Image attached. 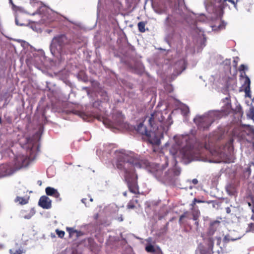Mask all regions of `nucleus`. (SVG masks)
I'll return each mask as SVG.
<instances>
[{
  "mask_svg": "<svg viewBox=\"0 0 254 254\" xmlns=\"http://www.w3.org/2000/svg\"><path fill=\"white\" fill-rule=\"evenodd\" d=\"M184 217V215H182V216H180V219L182 220Z\"/></svg>",
  "mask_w": 254,
  "mask_h": 254,
  "instance_id": "nucleus-24",
  "label": "nucleus"
},
{
  "mask_svg": "<svg viewBox=\"0 0 254 254\" xmlns=\"http://www.w3.org/2000/svg\"><path fill=\"white\" fill-rule=\"evenodd\" d=\"M198 217V215L196 214V215H194L193 216V219L194 220H196Z\"/></svg>",
  "mask_w": 254,
  "mask_h": 254,
  "instance_id": "nucleus-21",
  "label": "nucleus"
},
{
  "mask_svg": "<svg viewBox=\"0 0 254 254\" xmlns=\"http://www.w3.org/2000/svg\"><path fill=\"white\" fill-rule=\"evenodd\" d=\"M248 116L252 119L254 118V109L253 108H250L249 112L247 114Z\"/></svg>",
  "mask_w": 254,
  "mask_h": 254,
  "instance_id": "nucleus-10",
  "label": "nucleus"
},
{
  "mask_svg": "<svg viewBox=\"0 0 254 254\" xmlns=\"http://www.w3.org/2000/svg\"><path fill=\"white\" fill-rule=\"evenodd\" d=\"M245 69H247V66L245 65L244 64H241L239 67V70H244Z\"/></svg>",
  "mask_w": 254,
  "mask_h": 254,
  "instance_id": "nucleus-13",
  "label": "nucleus"
},
{
  "mask_svg": "<svg viewBox=\"0 0 254 254\" xmlns=\"http://www.w3.org/2000/svg\"><path fill=\"white\" fill-rule=\"evenodd\" d=\"M26 163H25L24 162L22 163V166H26Z\"/></svg>",
  "mask_w": 254,
  "mask_h": 254,
  "instance_id": "nucleus-25",
  "label": "nucleus"
},
{
  "mask_svg": "<svg viewBox=\"0 0 254 254\" xmlns=\"http://www.w3.org/2000/svg\"><path fill=\"white\" fill-rule=\"evenodd\" d=\"M127 208L128 209H132V208H133L134 207V206L133 204H132V203L130 202H129L127 205Z\"/></svg>",
  "mask_w": 254,
  "mask_h": 254,
  "instance_id": "nucleus-15",
  "label": "nucleus"
},
{
  "mask_svg": "<svg viewBox=\"0 0 254 254\" xmlns=\"http://www.w3.org/2000/svg\"><path fill=\"white\" fill-rule=\"evenodd\" d=\"M38 204L40 206L44 209H49L51 207V200L47 196L43 195L39 199Z\"/></svg>",
  "mask_w": 254,
  "mask_h": 254,
  "instance_id": "nucleus-2",
  "label": "nucleus"
},
{
  "mask_svg": "<svg viewBox=\"0 0 254 254\" xmlns=\"http://www.w3.org/2000/svg\"><path fill=\"white\" fill-rule=\"evenodd\" d=\"M134 168H140L146 167L148 166L149 163L146 161H138L137 160H134L131 162Z\"/></svg>",
  "mask_w": 254,
  "mask_h": 254,
  "instance_id": "nucleus-4",
  "label": "nucleus"
},
{
  "mask_svg": "<svg viewBox=\"0 0 254 254\" xmlns=\"http://www.w3.org/2000/svg\"><path fill=\"white\" fill-rule=\"evenodd\" d=\"M219 243H220V239H218V245H219Z\"/></svg>",
  "mask_w": 254,
  "mask_h": 254,
  "instance_id": "nucleus-26",
  "label": "nucleus"
},
{
  "mask_svg": "<svg viewBox=\"0 0 254 254\" xmlns=\"http://www.w3.org/2000/svg\"><path fill=\"white\" fill-rule=\"evenodd\" d=\"M119 220L120 221H122L123 220V219L122 217H121L120 218H119Z\"/></svg>",
  "mask_w": 254,
  "mask_h": 254,
  "instance_id": "nucleus-23",
  "label": "nucleus"
},
{
  "mask_svg": "<svg viewBox=\"0 0 254 254\" xmlns=\"http://www.w3.org/2000/svg\"><path fill=\"white\" fill-rule=\"evenodd\" d=\"M124 195H126V192H125V193H124Z\"/></svg>",
  "mask_w": 254,
  "mask_h": 254,
  "instance_id": "nucleus-32",
  "label": "nucleus"
},
{
  "mask_svg": "<svg viewBox=\"0 0 254 254\" xmlns=\"http://www.w3.org/2000/svg\"><path fill=\"white\" fill-rule=\"evenodd\" d=\"M45 191L48 195L53 196L56 198H58L60 196V193L58 190L53 188L48 187L46 188Z\"/></svg>",
  "mask_w": 254,
  "mask_h": 254,
  "instance_id": "nucleus-5",
  "label": "nucleus"
},
{
  "mask_svg": "<svg viewBox=\"0 0 254 254\" xmlns=\"http://www.w3.org/2000/svg\"><path fill=\"white\" fill-rule=\"evenodd\" d=\"M57 234L60 238H63L64 236V232L63 231H60L59 230H56V231Z\"/></svg>",
  "mask_w": 254,
  "mask_h": 254,
  "instance_id": "nucleus-12",
  "label": "nucleus"
},
{
  "mask_svg": "<svg viewBox=\"0 0 254 254\" xmlns=\"http://www.w3.org/2000/svg\"><path fill=\"white\" fill-rule=\"evenodd\" d=\"M10 252L11 254H22V252L21 250H18L16 252V253H12V251L11 250H10Z\"/></svg>",
  "mask_w": 254,
  "mask_h": 254,
  "instance_id": "nucleus-16",
  "label": "nucleus"
},
{
  "mask_svg": "<svg viewBox=\"0 0 254 254\" xmlns=\"http://www.w3.org/2000/svg\"><path fill=\"white\" fill-rule=\"evenodd\" d=\"M90 200L91 201H93V199H92V198H91L90 199Z\"/></svg>",
  "mask_w": 254,
  "mask_h": 254,
  "instance_id": "nucleus-30",
  "label": "nucleus"
},
{
  "mask_svg": "<svg viewBox=\"0 0 254 254\" xmlns=\"http://www.w3.org/2000/svg\"><path fill=\"white\" fill-rule=\"evenodd\" d=\"M133 172L130 170H125V178L127 180L129 181L130 178L132 177Z\"/></svg>",
  "mask_w": 254,
  "mask_h": 254,
  "instance_id": "nucleus-8",
  "label": "nucleus"
},
{
  "mask_svg": "<svg viewBox=\"0 0 254 254\" xmlns=\"http://www.w3.org/2000/svg\"><path fill=\"white\" fill-rule=\"evenodd\" d=\"M192 182L194 184H196L198 183V181L197 179H194L192 180Z\"/></svg>",
  "mask_w": 254,
  "mask_h": 254,
  "instance_id": "nucleus-18",
  "label": "nucleus"
},
{
  "mask_svg": "<svg viewBox=\"0 0 254 254\" xmlns=\"http://www.w3.org/2000/svg\"><path fill=\"white\" fill-rule=\"evenodd\" d=\"M137 131L141 134H146L150 137V141L151 143L159 145L160 143V137L162 133H155L148 132L143 123H140L137 127Z\"/></svg>",
  "mask_w": 254,
  "mask_h": 254,
  "instance_id": "nucleus-1",
  "label": "nucleus"
},
{
  "mask_svg": "<svg viewBox=\"0 0 254 254\" xmlns=\"http://www.w3.org/2000/svg\"><path fill=\"white\" fill-rule=\"evenodd\" d=\"M85 200V199H82V201L83 203H84V200Z\"/></svg>",
  "mask_w": 254,
  "mask_h": 254,
  "instance_id": "nucleus-28",
  "label": "nucleus"
},
{
  "mask_svg": "<svg viewBox=\"0 0 254 254\" xmlns=\"http://www.w3.org/2000/svg\"><path fill=\"white\" fill-rule=\"evenodd\" d=\"M145 23L143 22H140L138 23V27L140 32H145Z\"/></svg>",
  "mask_w": 254,
  "mask_h": 254,
  "instance_id": "nucleus-9",
  "label": "nucleus"
},
{
  "mask_svg": "<svg viewBox=\"0 0 254 254\" xmlns=\"http://www.w3.org/2000/svg\"><path fill=\"white\" fill-rule=\"evenodd\" d=\"M32 215H33V214L31 215H28V216H25L24 217V218L25 219H30Z\"/></svg>",
  "mask_w": 254,
  "mask_h": 254,
  "instance_id": "nucleus-20",
  "label": "nucleus"
},
{
  "mask_svg": "<svg viewBox=\"0 0 254 254\" xmlns=\"http://www.w3.org/2000/svg\"><path fill=\"white\" fill-rule=\"evenodd\" d=\"M196 202H200V201L197 200V199L195 198L193 200V203L192 204V205L193 206L195 204Z\"/></svg>",
  "mask_w": 254,
  "mask_h": 254,
  "instance_id": "nucleus-19",
  "label": "nucleus"
},
{
  "mask_svg": "<svg viewBox=\"0 0 254 254\" xmlns=\"http://www.w3.org/2000/svg\"><path fill=\"white\" fill-rule=\"evenodd\" d=\"M38 0H31V1L32 2H33V3H35V2H36Z\"/></svg>",
  "mask_w": 254,
  "mask_h": 254,
  "instance_id": "nucleus-22",
  "label": "nucleus"
},
{
  "mask_svg": "<svg viewBox=\"0 0 254 254\" xmlns=\"http://www.w3.org/2000/svg\"><path fill=\"white\" fill-rule=\"evenodd\" d=\"M66 230L70 235L72 234L74 232H75V231H74L73 229L71 228H67Z\"/></svg>",
  "mask_w": 254,
  "mask_h": 254,
  "instance_id": "nucleus-14",
  "label": "nucleus"
},
{
  "mask_svg": "<svg viewBox=\"0 0 254 254\" xmlns=\"http://www.w3.org/2000/svg\"><path fill=\"white\" fill-rule=\"evenodd\" d=\"M253 212H254V208L253 209Z\"/></svg>",
  "mask_w": 254,
  "mask_h": 254,
  "instance_id": "nucleus-33",
  "label": "nucleus"
},
{
  "mask_svg": "<svg viewBox=\"0 0 254 254\" xmlns=\"http://www.w3.org/2000/svg\"><path fill=\"white\" fill-rule=\"evenodd\" d=\"M159 114V113H154L151 115V116L148 118V122H149L151 127L153 126V122L156 119L157 116Z\"/></svg>",
  "mask_w": 254,
  "mask_h": 254,
  "instance_id": "nucleus-6",
  "label": "nucleus"
},
{
  "mask_svg": "<svg viewBox=\"0 0 254 254\" xmlns=\"http://www.w3.org/2000/svg\"><path fill=\"white\" fill-rule=\"evenodd\" d=\"M245 92L246 94V97H248L249 98L251 97V88H250V84H251V80L248 76H246L245 77Z\"/></svg>",
  "mask_w": 254,
  "mask_h": 254,
  "instance_id": "nucleus-3",
  "label": "nucleus"
},
{
  "mask_svg": "<svg viewBox=\"0 0 254 254\" xmlns=\"http://www.w3.org/2000/svg\"><path fill=\"white\" fill-rule=\"evenodd\" d=\"M16 23L17 25H18V22H17V21L16 20Z\"/></svg>",
  "mask_w": 254,
  "mask_h": 254,
  "instance_id": "nucleus-31",
  "label": "nucleus"
},
{
  "mask_svg": "<svg viewBox=\"0 0 254 254\" xmlns=\"http://www.w3.org/2000/svg\"><path fill=\"white\" fill-rule=\"evenodd\" d=\"M229 1H230L231 2L234 3V2L233 0H229Z\"/></svg>",
  "mask_w": 254,
  "mask_h": 254,
  "instance_id": "nucleus-27",
  "label": "nucleus"
},
{
  "mask_svg": "<svg viewBox=\"0 0 254 254\" xmlns=\"http://www.w3.org/2000/svg\"><path fill=\"white\" fill-rule=\"evenodd\" d=\"M145 250L148 252H154L155 251L154 248L152 245H149L146 247Z\"/></svg>",
  "mask_w": 254,
  "mask_h": 254,
  "instance_id": "nucleus-11",
  "label": "nucleus"
},
{
  "mask_svg": "<svg viewBox=\"0 0 254 254\" xmlns=\"http://www.w3.org/2000/svg\"><path fill=\"white\" fill-rule=\"evenodd\" d=\"M58 41L57 40V38H55L54 39L53 41H52V45H51V47L52 48H53L54 46H55V44H56V43Z\"/></svg>",
  "mask_w": 254,
  "mask_h": 254,
  "instance_id": "nucleus-17",
  "label": "nucleus"
},
{
  "mask_svg": "<svg viewBox=\"0 0 254 254\" xmlns=\"http://www.w3.org/2000/svg\"><path fill=\"white\" fill-rule=\"evenodd\" d=\"M28 199L24 198L17 196L15 199V202H18L20 204H25L28 202Z\"/></svg>",
  "mask_w": 254,
  "mask_h": 254,
  "instance_id": "nucleus-7",
  "label": "nucleus"
},
{
  "mask_svg": "<svg viewBox=\"0 0 254 254\" xmlns=\"http://www.w3.org/2000/svg\"><path fill=\"white\" fill-rule=\"evenodd\" d=\"M251 129L252 130V131L254 132V129L251 127Z\"/></svg>",
  "mask_w": 254,
  "mask_h": 254,
  "instance_id": "nucleus-29",
  "label": "nucleus"
}]
</instances>
